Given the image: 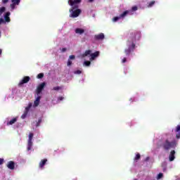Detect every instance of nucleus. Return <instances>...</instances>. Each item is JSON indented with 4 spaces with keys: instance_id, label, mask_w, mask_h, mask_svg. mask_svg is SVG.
Here are the masks:
<instances>
[{
    "instance_id": "f257e3e1",
    "label": "nucleus",
    "mask_w": 180,
    "mask_h": 180,
    "mask_svg": "<svg viewBox=\"0 0 180 180\" xmlns=\"http://www.w3.org/2000/svg\"><path fill=\"white\" fill-rule=\"evenodd\" d=\"M82 0H68V4L72 6L69 12L71 13L70 18H78L81 15V9L78 8L79 4H81Z\"/></svg>"
},
{
    "instance_id": "f03ea898",
    "label": "nucleus",
    "mask_w": 180,
    "mask_h": 180,
    "mask_svg": "<svg viewBox=\"0 0 180 180\" xmlns=\"http://www.w3.org/2000/svg\"><path fill=\"white\" fill-rule=\"evenodd\" d=\"M162 147L165 150H169V148H175L176 147V141H173L169 142L168 139H166L165 143L162 144Z\"/></svg>"
},
{
    "instance_id": "7ed1b4c3",
    "label": "nucleus",
    "mask_w": 180,
    "mask_h": 180,
    "mask_svg": "<svg viewBox=\"0 0 180 180\" xmlns=\"http://www.w3.org/2000/svg\"><path fill=\"white\" fill-rule=\"evenodd\" d=\"M33 133H30L29 134V137H28V142H27V151H30V150H32V146H33V142L32 141V140H33Z\"/></svg>"
},
{
    "instance_id": "20e7f679",
    "label": "nucleus",
    "mask_w": 180,
    "mask_h": 180,
    "mask_svg": "<svg viewBox=\"0 0 180 180\" xmlns=\"http://www.w3.org/2000/svg\"><path fill=\"white\" fill-rule=\"evenodd\" d=\"M136 47V44L132 42L131 45L129 46L128 49L124 50V53L126 56H130L132 51H134V49Z\"/></svg>"
},
{
    "instance_id": "39448f33",
    "label": "nucleus",
    "mask_w": 180,
    "mask_h": 180,
    "mask_svg": "<svg viewBox=\"0 0 180 180\" xmlns=\"http://www.w3.org/2000/svg\"><path fill=\"white\" fill-rule=\"evenodd\" d=\"M44 86H46V82H42L37 87L36 94L37 95H40L41 91L44 89Z\"/></svg>"
},
{
    "instance_id": "423d86ee",
    "label": "nucleus",
    "mask_w": 180,
    "mask_h": 180,
    "mask_svg": "<svg viewBox=\"0 0 180 180\" xmlns=\"http://www.w3.org/2000/svg\"><path fill=\"white\" fill-rule=\"evenodd\" d=\"M30 81V77L25 76L22 78V79L19 82L18 86H22L23 84H27Z\"/></svg>"
},
{
    "instance_id": "0eeeda50",
    "label": "nucleus",
    "mask_w": 180,
    "mask_h": 180,
    "mask_svg": "<svg viewBox=\"0 0 180 180\" xmlns=\"http://www.w3.org/2000/svg\"><path fill=\"white\" fill-rule=\"evenodd\" d=\"M99 54H101V53L99 51H96L93 53H91L90 55V61H94V60H95V58H96L97 57H99Z\"/></svg>"
},
{
    "instance_id": "6e6552de",
    "label": "nucleus",
    "mask_w": 180,
    "mask_h": 180,
    "mask_svg": "<svg viewBox=\"0 0 180 180\" xmlns=\"http://www.w3.org/2000/svg\"><path fill=\"white\" fill-rule=\"evenodd\" d=\"M103 39H105V34L103 33L94 35L95 40H103Z\"/></svg>"
},
{
    "instance_id": "1a4fd4ad",
    "label": "nucleus",
    "mask_w": 180,
    "mask_h": 180,
    "mask_svg": "<svg viewBox=\"0 0 180 180\" xmlns=\"http://www.w3.org/2000/svg\"><path fill=\"white\" fill-rule=\"evenodd\" d=\"M6 166L8 168V169L13 170L15 169V162L9 161Z\"/></svg>"
},
{
    "instance_id": "9d476101",
    "label": "nucleus",
    "mask_w": 180,
    "mask_h": 180,
    "mask_svg": "<svg viewBox=\"0 0 180 180\" xmlns=\"http://www.w3.org/2000/svg\"><path fill=\"white\" fill-rule=\"evenodd\" d=\"M137 36L140 37V32H134L131 33V41H134V40H136V37H137Z\"/></svg>"
},
{
    "instance_id": "9b49d317",
    "label": "nucleus",
    "mask_w": 180,
    "mask_h": 180,
    "mask_svg": "<svg viewBox=\"0 0 180 180\" xmlns=\"http://www.w3.org/2000/svg\"><path fill=\"white\" fill-rule=\"evenodd\" d=\"M75 58V55H71L69 56V59L68 60V63H67L68 67L72 65V61H71V60H74Z\"/></svg>"
},
{
    "instance_id": "f8f14e48",
    "label": "nucleus",
    "mask_w": 180,
    "mask_h": 180,
    "mask_svg": "<svg viewBox=\"0 0 180 180\" xmlns=\"http://www.w3.org/2000/svg\"><path fill=\"white\" fill-rule=\"evenodd\" d=\"M174 160H175V150H172L169 155V160L172 162Z\"/></svg>"
},
{
    "instance_id": "ddd939ff",
    "label": "nucleus",
    "mask_w": 180,
    "mask_h": 180,
    "mask_svg": "<svg viewBox=\"0 0 180 180\" xmlns=\"http://www.w3.org/2000/svg\"><path fill=\"white\" fill-rule=\"evenodd\" d=\"M9 16H11V12L8 11L4 15V19L7 22H11V18H9Z\"/></svg>"
},
{
    "instance_id": "4468645a",
    "label": "nucleus",
    "mask_w": 180,
    "mask_h": 180,
    "mask_svg": "<svg viewBox=\"0 0 180 180\" xmlns=\"http://www.w3.org/2000/svg\"><path fill=\"white\" fill-rule=\"evenodd\" d=\"M18 122V117H14L7 122V126H12V124H15Z\"/></svg>"
},
{
    "instance_id": "2eb2a0df",
    "label": "nucleus",
    "mask_w": 180,
    "mask_h": 180,
    "mask_svg": "<svg viewBox=\"0 0 180 180\" xmlns=\"http://www.w3.org/2000/svg\"><path fill=\"white\" fill-rule=\"evenodd\" d=\"M75 32L77 34H83V33H85V30L81 28H76Z\"/></svg>"
},
{
    "instance_id": "dca6fc26",
    "label": "nucleus",
    "mask_w": 180,
    "mask_h": 180,
    "mask_svg": "<svg viewBox=\"0 0 180 180\" xmlns=\"http://www.w3.org/2000/svg\"><path fill=\"white\" fill-rule=\"evenodd\" d=\"M91 53H92V51H91V50H86V51H85V52L82 55V57H83V58L88 57V56H91Z\"/></svg>"
},
{
    "instance_id": "f3484780",
    "label": "nucleus",
    "mask_w": 180,
    "mask_h": 180,
    "mask_svg": "<svg viewBox=\"0 0 180 180\" xmlns=\"http://www.w3.org/2000/svg\"><path fill=\"white\" fill-rule=\"evenodd\" d=\"M40 99H41V96H38L34 102V106L37 107V105H39Z\"/></svg>"
},
{
    "instance_id": "a211bd4d",
    "label": "nucleus",
    "mask_w": 180,
    "mask_h": 180,
    "mask_svg": "<svg viewBox=\"0 0 180 180\" xmlns=\"http://www.w3.org/2000/svg\"><path fill=\"white\" fill-rule=\"evenodd\" d=\"M46 162H47V159H44L41 160V162H39V168H43V167L46 165Z\"/></svg>"
},
{
    "instance_id": "6ab92c4d",
    "label": "nucleus",
    "mask_w": 180,
    "mask_h": 180,
    "mask_svg": "<svg viewBox=\"0 0 180 180\" xmlns=\"http://www.w3.org/2000/svg\"><path fill=\"white\" fill-rule=\"evenodd\" d=\"M129 15V11H124L122 14L120 15V18H126Z\"/></svg>"
},
{
    "instance_id": "aec40b11",
    "label": "nucleus",
    "mask_w": 180,
    "mask_h": 180,
    "mask_svg": "<svg viewBox=\"0 0 180 180\" xmlns=\"http://www.w3.org/2000/svg\"><path fill=\"white\" fill-rule=\"evenodd\" d=\"M27 111H25L24 113L21 115V119H26L27 117Z\"/></svg>"
},
{
    "instance_id": "412c9836",
    "label": "nucleus",
    "mask_w": 180,
    "mask_h": 180,
    "mask_svg": "<svg viewBox=\"0 0 180 180\" xmlns=\"http://www.w3.org/2000/svg\"><path fill=\"white\" fill-rule=\"evenodd\" d=\"M140 158H141V155H140V153H137L136 155V157L134 158V161H139Z\"/></svg>"
},
{
    "instance_id": "4be33fe9",
    "label": "nucleus",
    "mask_w": 180,
    "mask_h": 180,
    "mask_svg": "<svg viewBox=\"0 0 180 180\" xmlns=\"http://www.w3.org/2000/svg\"><path fill=\"white\" fill-rule=\"evenodd\" d=\"M155 4V1H150L148 5V8H151L153 6V5Z\"/></svg>"
},
{
    "instance_id": "5701e85b",
    "label": "nucleus",
    "mask_w": 180,
    "mask_h": 180,
    "mask_svg": "<svg viewBox=\"0 0 180 180\" xmlns=\"http://www.w3.org/2000/svg\"><path fill=\"white\" fill-rule=\"evenodd\" d=\"M84 65H86V67H89L91 65V61L89 60H86L84 63Z\"/></svg>"
},
{
    "instance_id": "b1692460",
    "label": "nucleus",
    "mask_w": 180,
    "mask_h": 180,
    "mask_svg": "<svg viewBox=\"0 0 180 180\" xmlns=\"http://www.w3.org/2000/svg\"><path fill=\"white\" fill-rule=\"evenodd\" d=\"M44 77V74L43 73H39L37 76V78H38V79H41V78H43Z\"/></svg>"
},
{
    "instance_id": "393cba45",
    "label": "nucleus",
    "mask_w": 180,
    "mask_h": 180,
    "mask_svg": "<svg viewBox=\"0 0 180 180\" xmlns=\"http://www.w3.org/2000/svg\"><path fill=\"white\" fill-rule=\"evenodd\" d=\"M5 11H6V8H5V7H1V8H0V14L2 15V13H3L4 12H5Z\"/></svg>"
},
{
    "instance_id": "a878e982",
    "label": "nucleus",
    "mask_w": 180,
    "mask_h": 180,
    "mask_svg": "<svg viewBox=\"0 0 180 180\" xmlns=\"http://www.w3.org/2000/svg\"><path fill=\"white\" fill-rule=\"evenodd\" d=\"M30 108H32V105H29L25 108V112H27V113H29V110H30Z\"/></svg>"
},
{
    "instance_id": "bb28decb",
    "label": "nucleus",
    "mask_w": 180,
    "mask_h": 180,
    "mask_svg": "<svg viewBox=\"0 0 180 180\" xmlns=\"http://www.w3.org/2000/svg\"><path fill=\"white\" fill-rule=\"evenodd\" d=\"M11 2L19 5L20 4V0H11Z\"/></svg>"
},
{
    "instance_id": "cd10ccee",
    "label": "nucleus",
    "mask_w": 180,
    "mask_h": 180,
    "mask_svg": "<svg viewBox=\"0 0 180 180\" xmlns=\"http://www.w3.org/2000/svg\"><path fill=\"white\" fill-rule=\"evenodd\" d=\"M119 19H121L120 15H119L118 17H114L112 19V22H117V20H119Z\"/></svg>"
},
{
    "instance_id": "c85d7f7f",
    "label": "nucleus",
    "mask_w": 180,
    "mask_h": 180,
    "mask_svg": "<svg viewBox=\"0 0 180 180\" xmlns=\"http://www.w3.org/2000/svg\"><path fill=\"white\" fill-rule=\"evenodd\" d=\"M16 5H18V4H15V3H12V4L10 5V7L11 8V9L13 10V9H15Z\"/></svg>"
},
{
    "instance_id": "c756f323",
    "label": "nucleus",
    "mask_w": 180,
    "mask_h": 180,
    "mask_svg": "<svg viewBox=\"0 0 180 180\" xmlns=\"http://www.w3.org/2000/svg\"><path fill=\"white\" fill-rule=\"evenodd\" d=\"M137 9H139V8L137 7V6H134L131 8V11L133 12H136V11H137Z\"/></svg>"
},
{
    "instance_id": "7c9ffc66",
    "label": "nucleus",
    "mask_w": 180,
    "mask_h": 180,
    "mask_svg": "<svg viewBox=\"0 0 180 180\" xmlns=\"http://www.w3.org/2000/svg\"><path fill=\"white\" fill-rule=\"evenodd\" d=\"M40 123H41V118H39V119L38 120V122H37L36 127H39V126H40Z\"/></svg>"
},
{
    "instance_id": "2f4dec72",
    "label": "nucleus",
    "mask_w": 180,
    "mask_h": 180,
    "mask_svg": "<svg viewBox=\"0 0 180 180\" xmlns=\"http://www.w3.org/2000/svg\"><path fill=\"white\" fill-rule=\"evenodd\" d=\"M162 176H164V174L162 173H160L158 175L157 179H161V178H162Z\"/></svg>"
},
{
    "instance_id": "473e14b6",
    "label": "nucleus",
    "mask_w": 180,
    "mask_h": 180,
    "mask_svg": "<svg viewBox=\"0 0 180 180\" xmlns=\"http://www.w3.org/2000/svg\"><path fill=\"white\" fill-rule=\"evenodd\" d=\"M61 89V87L60 86H55L53 88V91H60Z\"/></svg>"
},
{
    "instance_id": "72a5a7b5",
    "label": "nucleus",
    "mask_w": 180,
    "mask_h": 180,
    "mask_svg": "<svg viewBox=\"0 0 180 180\" xmlns=\"http://www.w3.org/2000/svg\"><path fill=\"white\" fill-rule=\"evenodd\" d=\"M82 71L78 70H76L74 72V74H77L78 75H79V74H82Z\"/></svg>"
},
{
    "instance_id": "f704fd0d",
    "label": "nucleus",
    "mask_w": 180,
    "mask_h": 180,
    "mask_svg": "<svg viewBox=\"0 0 180 180\" xmlns=\"http://www.w3.org/2000/svg\"><path fill=\"white\" fill-rule=\"evenodd\" d=\"M180 131V125H178L176 128V133H178Z\"/></svg>"
},
{
    "instance_id": "c9c22d12",
    "label": "nucleus",
    "mask_w": 180,
    "mask_h": 180,
    "mask_svg": "<svg viewBox=\"0 0 180 180\" xmlns=\"http://www.w3.org/2000/svg\"><path fill=\"white\" fill-rule=\"evenodd\" d=\"M127 61V59L126 58H124L122 60V63L123 64H124V63H126Z\"/></svg>"
},
{
    "instance_id": "e433bc0d",
    "label": "nucleus",
    "mask_w": 180,
    "mask_h": 180,
    "mask_svg": "<svg viewBox=\"0 0 180 180\" xmlns=\"http://www.w3.org/2000/svg\"><path fill=\"white\" fill-rule=\"evenodd\" d=\"M1 23H5V20H4V18H0V25H1Z\"/></svg>"
},
{
    "instance_id": "4c0bfd02",
    "label": "nucleus",
    "mask_w": 180,
    "mask_h": 180,
    "mask_svg": "<svg viewBox=\"0 0 180 180\" xmlns=\"http://www.w3.org/2000/svg\"><path fill=\"white\" fill-rule=\"evenodd\" d=\"M61 51H62V53H65V51H67V48H63L61 49Z\"/></svg>"
},
{
    "instance_id": "58836bf2",
    "label": "nucleus",
    "mask_w": 180,
    "mask_h": 180,
    "mask_svg": "<svg viewBox=\"0 0 180 180\" xmlns=\"http://www.w3.org/2000/svg\"><path fill=\"white\" fill-rule=\"evenodd\" d=\"M176 139H180V132L176 134Z\"/></svg>"
},
{
    "instance_id": "ea45409f",
    "label": "nucleus",
    "mask_w": 180,
    "mask_h": 180,
    "mask_svg": "<svg viewBox=\"0 0 180 180\" xmlns=\"http://www.w3.org/2000/svg\"><path fill=\"white\" fill-rule=\"evenodd\" d=\"M2 2L4 4H8L9 2V0H2Z\"/></svg>"
},
{
    "instance_id": "a19ab883",
    "label": "nucleus",
    "mask_w": 180,
    "mask_h": 180,
    "mask_svg": "<svg viewBox=\"0 0 180 180\" xmlns=\"http://www.w3.org/2000/svg\"><path fill=\"white\" fill-rule=\"evenodd\" d=\"M4 164V159L0 158V165H2Z\"/></svg>"
},
{
    "instance_id": "79ce46f5",
    "label": "nucleus",
    "mask_w": 180,
    "mask_h": 180,
    "mask_svg": "<svg viewBox=\"0 0 180 180\" xmlns=\"http://www.w3.org/2000/svg\"><path fill=\"white\" fill-rule=\"evenodd\" d=\"M129 101L130 102H134V98H129Z\"/></svg>"
},
{
    "instance_id": "37998d69",
    "label": "nucleus",
    "mask_w": 180,
    "mask_h": 180,
    "mask_svg": "<svg viewBox=\"0 0 180 180\" xmlns=\"http://www.w3.org/2000/svg\"><path fill=\"white\" fill-rule=\"evenodd\" d=\"M59 101H63V99H64V97H63V96H60V97H59Z\"/></svg>"
},
{
    "instance_id": "c03bdc74",
    "label": "nucleus",
    "mask_w": 180,
    "mask_h": 180,
    "mask_svg": "<svg viewBox=\"0 0 180 180\" xmlns=\"http://www.w3.org/2000/svg\"><path fill=\"white\" fill-rule=\"evenodd\" d=\"M150 160V157H147L145 160V161H148Z\"/></svg>"
},
{
    "instance_id": "a18cd8bd",
    "label": "nucleus",
    "mask_w": 180,
    "mask_h": 180,
    "mask_svg": "<svg viewBox=\"0 0 180 180\" xmlns=\"http://www.w3.org/2000/svg\"><path fill=\"white\" fill-rule=\"evenodd\" d=\"M94 0H89V2L92 3Z\"/></svg>"
},
{
    "instance_id": "49530a36",
    "label": "nucleus",
    "mask_w": 180,
    "mask_h": 180,
    "mask_svg": "<svg viewBox=\"0 0 180 180\" xmlns=\"http://www.w3.org/2000/svg\"><path fill=\"white\" fill-rule=\"evenodd\" d=\"M2 54V49H0V56Z\"/></svg>"
},
{
    "instance_id": "de8ad7c7",
    "label": "nucleus",
    "mask_w": 180,
    "mask_h": 180,
    "mask_svg": "<svg viewBox=\"0 0 180 180\" xmlns=\"http://www.w3.org/2000/svg\"><path fill=\"white\" fill-rule=\"evenodd\" d=\"M0 37H1V31H0Z\"/></svg>"
},
{
    "instance_id": "09e8293b",
    "label": "nucleus",
    "mask_w": 180,
    "mask_h": 180,
    "mask_svg": "<svg viewBox=\"0 0 180 180\" xmlns=\"http://www.w3.org/2000/svg\"><path fill=\"white\" fill-rule=\"evenodd\" d=\"M134 180H137V179H134Z\"/></svg>"
}]
</instances>
